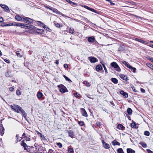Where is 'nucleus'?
<instances>
[{
    "instance_id": "nucleus-48",
    "label": "nucleus",
    "mask_w": 153,
    "mask_h": 153,
    "mask_svg": "<svg viewBox=\"0 0 153 153\" xmlns=\"http://www.w3.org/2000/svg\"><path fill=\"white\" fill-rule=\"evenodd\" d=\"M74 29L71 28H70V33H71L72 34H73L74 33Z\"/></svg>"
},
{
    "instance_id": "nucleus-64",
    "label": "nucleus",
    "mask_w": 153,
    "mask_h": 153,
    "mask_svg": "<svg viewBox=\"0 0 153 153\" xmlns=\"http://www.w3.org/2000/svg\"><path fill=\"white\" fill-rule=\"evenodd\" d=\"M110 2L111 3V4L112 5H114L115 4L114 3L111 2V1Z\"/></svg>"
},
{
    "instance_id": "nucleus-23",
    "label": "nucleus",
    "mask_w": 153,
    "mask_h": 153,
    "mask_svg": "<svg viewBox=\"0 0 153 153\" xmlns=\"http://www.w3.org/2000/svg\"><path fill=\"white\" fill-rule=\"evenodd\" d=\"M21 145L25 148V149H26V148L28 147V146L26 143L23 141H22Z\"/></svg>"
},
{
    "instance_id": "nucleus-31",
    "label": "nucleus",
    "mask_w": 153,
    "mask_h": 153,
    "mask_svg": "<svg viewBox=\"0 0 153 153\" xmlns=\"http://www.w3.org/2000/svg\"><path fill=\"white\" fill-rule=\"evenodd\" d=\"M16 55L19 57L21 58L22 57V55H21L20 53H19V51H16Z\"/></svg>"
},
{
    "instance_id": "nucleus-12",
    "label": "nucleus",
    "mask_w": 153,
    "mask_h": 153,
    "mask_svg": "<svg viewBox=\"0 0 153 153\" xmlns=\"http://www.w3.org/2000/svg\"><path fill=\"white\" fill-rule=\"evenodd\" d=\"M127 67L129 68L130 69H131V70H133V71L134 73L135 72V71L136 70V68L132 67L129 64L128 65V66Z\"/></svg>"
},
{
    "instance_id": "nucleus-43",
    "label": "nucleus",
    "mask_w": 153,
    "mask_h": 153,
    "mask_svg": "<svg viewBox=\"0 0 153 153\" xmlns=\"http://www.w3.org/2000/svg\"><path fill=\"white\" fill-rule=\"evenodd\" d=\"M123 63L124 65L126 66L127 67L129 63L126 61H124L123 62Z\"/></svg>"
},
{
    "instance_id": "nucleus-27",
    "label": "nucleus",
    "mask_w": 153,
    "mask_h": 153,
    "mask_svg": "<svg viewBox=\"0 0 153 153\" xmlns=\"http://www.w3.org/2000/svg\"><path fill=\"white\" fill-rule=\"evenodd\" d=\"M135 40L141 43H146V42L144 41L141 39H138L137 38H136Z\"/></svg>"
},
{
    "instance_id": "nucleus-34",
    "label": "nucleus",
    "mask_w": 153,
    "mask_h": 153,
    "mask_svg": "<svg viewBox=\"0 0 153 153\" xmlns=\"http://www.w3.org/2000/svg\"><path fill=\"white\" fill-rule=\"evenodd\" d=\"M117 128L119 129H122L123 128V126L122 124H119L117 126Z\"/></svg>"
},
{
    "instance_id": "nucleus-59",
    "label": "nucleus",
    "mask_w": 153,
    "mask_h": 153,
    "mask_svg": "<svg viewBox=\"0 0 153 153\" xmlns=\"http://www.w3.org/2000/svg\"><path fill=\"white\" fill-rule=\"evenodd\" d=\"M140 90L143 93H145V90L142 88H141Z\"/></svg>"
},
{
    "instance_id": "nucleus-16",
    "label": "nucleus",
    "mask_w": 153,
    "mask_h": 153,
    "mask_svg": "<svg viewBox=\"0 0 153 153\" xmlns=\"http://www.w3.org/2000/svg\"><path fill=\"white\" fill-rule=\"evenodd\" d=\"M96 70L97 71H99L101 70L102 69V67L100 65H97L96 67Z\"/></svg>"
},
{
    "instance_id": "nucleus-11",
    "label": "nucleus",
    "mask_w": 153,
    "mask_h": 153,
    "mask_svg": "<svg viewBox=\"0 0 153 153\" xmlns=\"http://www.w3.org/2000/svg\"><path fill=\"white\" fill-rule=\"evenodd\" d=\"M22 23H17V22H15L14 23V24L12 23V24L11 25H9V24H7L6 25L7 26H9V25H14V26H18L21 27V25H22Z\"/></svg>"
},
{
    "instance_id": "nucleus-62",
    "label": "nucleus",
    "mask_w": 153,
    "mask_h": 153,
    "mask_svg": "<svg viewBox=\"0 0 153 153\" xmlns=\"http://www.w3.org/2000/svg\"><path fill=\"white\" fill-rule=\"evenodd\" d=\"M132 90L135 92H137V91L135 89V88L134 87H132Z\"/></svg>"
},
{
    "instance_id": "nucleus-20",
    "label": "nucleus",
    "mask_w": 153,
    "mask_h": 153,
    "mask_svg": "<svg viewBox=\"0 0 153 153\" xmlns=\"http://www.w3.org/2000/svg\"><path fill=\"white\" fill-rule=\"evenodd\" d=\"M111 81L114 84H117L118 83V80L117 79L115 78H111Z\"/></svg>"
},
{
    "instance_id": "nucleus-8",
    "label": "nucleus",
    "mask_w": 153,
    "mask_h": 153,
    "mask_svg": "<svg viewBox=\"0 0 153 153\" xmlns=\"http://www.w3.org/2000/svg\"><path fill=\"white\" fill-rule=\"evenodd\" d=\"M120 93L125 98H127L128 97L127 93L123 90H121L120 91Z\"/></svg>"
},
{
    "instance_id": "nucleus-45",
    "label": "nucleus",
    "mask_w": 153,
    "mask_h": 153,
    "mask_svg": "<svg viewBox=\"0 0 153 153\" xmlns=\"http://www.w3.org/2000/svg\"><path fill=\"white\" fill-rule=\"evenodd\" d=\"M78 123L80 126H83L84 124L83 122L82 121H79Z\"/></svg>"
},
{
    "instance_id": "nucleus-5",
    "label": "nucleus",
    "mask_w": 153,
    "mask_h": 153,
    "mask_svg": "<svg viewBox=\"0 0 153 153\" xmlns=\"http://www.w3.org/2000/svg\"><path fill=\"white\" fill-rule=\"evenodd\" d=\"M88 59L91 62L94 63L98 62V59L96 58L93 57H89Z\"/></svg>"
},
{
    "instance_id": "nucleus-17",
    "label": "nucleus",
    "mask_w": 153,
    "mask_h": 153,
    "mask_svg": "<svg viewBox=\"0 0 153 153\" xmlns=\"http://www.w3.org/2000/svg\"><path fill=\"white\" fill-rule=\"evenodd\" d=\"M127 153H134L135 151L131 149L128 148L127 149Z\"/></svg>"
},
{
    "instance_id": "nucleus-4",
    "label": "nucleus",
    "mask_w": 153,
    "mask_h": 153,
    "mask_svg": "<svg viewBox=\"0 0 153 153\" xmlns=\"http://www.w3.org/2000/svg\"><path fill=\"white\" fill-rule=\"evenodd\" d=\"M23 21H25L24 22H26V23L29 24H31L33 22V20L32 19L28 17H23Z\"/></svg>"
},
{
    "instance_id": "nucleus-61",
    "label": "nucleus",
    "mask_w": 153,
    "mask_h": 153,
    "mask_svg": "<svg viewBox=\"0 0 153 153\" xmlns=\"http://www.w3.org/2000/svg\"><path fill=\"white\" fill-rule=\"evenodd\" d=\"M144 134H149V133L148 131H146L144 132Z\"/></svg>"
},
{
    "instance_id": "nucleus-49",
    "label": "nucleus",
    "mask_w": 153,
    "mask_h": 153,
    "mask_svg": "<svg viewBox=\"0 0 153 153\" xmlns=\"http://www.w3.org/2000/svg\"><path fill=\"white\" fill-rule=\"evenodd\" d=\"M4 61L5 62L7 63H10V60L7 59H4Z\"/></svg>"
},
{
    "instance_id": "nucleus-29",
    "label": "nucleus",
    "mask_w": 153,
    "mask_h": 153,
    "mask_svg": "<svg viewBox=\"0 0 153 153\" xmlns=\"http://www.w3.org/2000/svg\"><path fill=\"white\" fill-rule=\"evenodd\" d=\"M28 27L27 29H29L31 30L34 29L35 28V27L34 26L31 25H28Z\"/></svg>"
},
{
    "instance_id": "nucleus-36",
    "label": "nucleus",
    "mask_w": 153,
    "mask_h": 153,
    "mask_svg": "<svg viewBox=\"0 0 153 153\" xmlns=\"http://www.w3.org/2000/svg\"><path fill=\"white\" fill-rule=\"evenodd\" d=\"M66 1L67 2H68L69 3H70L72 5H75L76 4V3L71 1L70 0H66Z\"/></svg>"
},
{
    "instance_id": "nucleus-63",
    "label": "nucleus",
    "mask_w": 153,
    "mask_h": 153,
    "mask_svg": "<svg viewBox=\"0 0 153 153\" xmlns=\"http://www.w3.org/2000/svg\"><path fill=\"white\" fill-rule=\"evenodd\" d=\"M55 63L56 64L58 65L59 64V61L57 60Z\"/></svg>"
},
{
    "instance_id": "nucleus-30",
    "label": "nucleus",
    "mask_w": 153,
    "mask_h": 153,
    "mask_svg": "<svg viewBox=\"0 0 153 153\" xmlns=\"http://www.w3.org/2000/svg\"><path fill=\"white\" fill-rule=\"evenodd\" d=\"M83 84L85 85L87 87H89L90 86V84L86 81H84Z\"/></svg>"
},
{
    "instance_id": "nucleus-35",
    "label": "nucleus",
    "mask_w": 153,
    "mask_h": 153,
    "mask_svg": "<svg viewBox=\"0 0 153 153\" xmlns=\"http://www.w3.org/2000/svg\"><path fill=\"white\" fill-rule=\"evenodd\" d=\"M54 24L56 27H60V24L59 23L56 22H54Z\"/></svg>"
},
{
    "instance_id": "nucleus-1",
    "label": "nucleus",
    "mask_w": 153,
    "mask_h": 153,
    "mask_svg": "<svg viewBox=\"0 0 153 153\" xmlns=\"http://www.w3.org/2000/svg\"><path fill=\"white\" fill-rule=\"evenodd\" d=\"M11 108L14 111L17 113H21L24 117H25L26 116V113L22 107H20L18 105H11Z\"/></svg>"
},
{
    "instance_id": "nucleus-53",
    "label": "nucleus",
    "mask_w": 153,
    "mask_h": 153,
    "mask_svg": "<svg viewBox=\"0 0 153 153\" xmlns=\"http://www.w3.org/2000/svg\"><path fill=\"white\" fill-rule=\"evenodd\" d=\"M148 59L151 62H153V58H150V57H148Z\"/></svg>"
},
{
    "instance_id": "nucleus-28",
    "label": "nucleus",
    "mask_w": 153,
    "mask_h": 153,
    "mask_svg": "<svg viewBox=\"0 0 153 153\" xmlns=\"http://www.w3.org/2000/svg\"><path fill=\"white\" fill-rule=\"evenodd\" d=\"M42 26L47 30L49 31V30H50V29L47 27V26L44 24H42Z\"/></svg>"
},
{
    "instance_id": "nucleus-46",
    "label": "nucleus",
    "mask_w": 153,
    "mask_h": 153,
    "mask_svg": "<svg viewBox=\"0 0 153 153\" xmlns=\"http://www.w3.org/2000/svg\"><path fill=\"white\" fill-rule=\"evenodd\" d=\"M131 126L132 128H135L136 126V125L134 123H131Z\"/></svg>"
},
{
    "instance_id": "nucleus-25",
    "label": "nucleus",
    "mask_w": 153,
    "mask_h": 153,
    "mask_svg": "<svg viewBox=\"0 0 153 153\" xmlns=\"http://www.w3.org/2000/svg\"><path fill=\"white\" fill-rule=\"evenodd\" d=\"M146 65L150 68L152 69L153 70V65L149 63H147L146 64Z\"/></svg>"
},
{
    "instance_id": "nucleus-22",
    "label": "nucleus",
    "mask_w": 153,
    "mask_h": 153,
    "mask_svg": "<svg viewBox=\"0 0 153 153\" xmlns=\"http://www.w3.org/2000/svg\"><path fill=\"white\" fill-rule=\"evenodd\" d=\"M127 111L128 114H131L132 112V111L131 108H128L127 109Z\"/></svg>"
},
{
    "instance_id": "nucleus-24",
    "label": "nucleus",
    "mask_w": 153,
    "mask_h": 153,
    "mask_svg": "<svg viewBox=\"0 0 153 153\" xmlns=\"http://www.w3.org/2000/svg\"><path fill=\"white\" fill-rule=\"evenodd\" d=\"M21 27L24 28H25V29H26V28L27 29L28 27V25H27V24H25L22 23Z\"/></svg>"
},
{
    "instance_id": "nucleus-44",
    "label": "nucleus",
    "mask_w": 153,
    "mask_h": 153,
    "mask_svg": "<svg viewBox=\"0 0 153 153\" xmlns=\"http://www.w3.org/2000/svg\"><path fill=\"white\" fill-rule=\"evenodd\" d=\"M63 76L67 81H71V80L65 75H63Z\"/></svg>"
},
{
    "instance_id": "nucleus-21",
    "label": "nucleus",
    "mask_w": 153,
    "mask_h": 153,
    "mask_svg": "<svg viewBox=\"0 0 153 153\" xmlns=\"http://www.w3.org/2000/svg\"><path fill=\"white\" fill-rule=\"evenodd\" d=\"M40 136L42 140L44 141L47 140V138L45 136L44 134H40Z\"/></svg>"
},
{
    "instance_id": "nucleus-60",
    "label": "nucleus",
    "mask_w": 153,
    "mask_h": 153,
    "mask_svg": "<svg viewBox=\"0 0 153 153\" xmlns=\"http://www.w3.org/2000/svg\"><path fill=\"white\" fill-rule=\"evenodd\" d=\"M69 136L72 138L74 137V134H69Z\"/></svg>"
},
{
    "instance_id": "nucleus-15",
    "label": "nucleus",
    "mask_w": 153,
    "mask_h": 153,
    "mask_svg": "<svg viewBox=\"0 0 153 153\" xmlns=\"http://www.w3.org/2000/svg\"><path fill=\"white\" fill-rule=\"evenodd\" d=\"M51 10L52 11L53 13H55L57 14H60V12L56 9L52 8V9H51Z\"/></svg>"
},
{
    "instance_id": "nucleus-41",
    "label": "nucleus",
    "mask_w": 153,
    "mask_h": 153,
    "mask_svg": "<svg viewBox=\"0 0 153 153\" xmlns=\"http://www.w3.org/2000/svg\"><path fill=\"white\" fill-rule=\"evenodd\" d=\"M74 96L76 97H79L80 96V94L78 93H75L74 94Z\"/></svg>"
},
{
    "instance_id": "nucleus-37",
    "label": "nucleus",
    "mask_w": 153,
    "mask_h": 153,
    "mask_svg": "<svg viewBox=\"0 0 153 153\" xmlns=\"http://www.w3.org/2000/svg\"><path fill=\"white\" fill-rule=\"evenodd\" d=\"M87 9H88V10H91L92 12H96V10H94V9H92L88 7L87 8Z\"/></svg>"
},
{
    "instance_id": "nucleus-6",
    "label": "nucleus",
    "mask_w": 153,
    "mask_h": 153,
    "mask_svg": "<svg viewBox=\"0 0 153 153\" xmlns=\"http://www.w3.org/2000/svg\"><path fill=\"white\" fill-rule=\"evenodd\" d=\"M103 144V147L105 149H108L110 148V145L108 143H106L104 140H102V141Z\"/></svg>"
},
{
    "instance_id": "nucleus-14",
    "label": "nucleus",
    "mask_w": 153,
    "mask_h": 153,
    "mask_svg": "<svg viewBox=\"0 0 153 153\" xmlns=\"http://www.w3.org/2000/svg\"><path fill=\"white\" fill-rule=\"evenodd\" d=\"M37 96L38 99H40L42 97L43 95L42 93L39 91L37 93Z\"/></svg>"
},
{
    "instance_id": "nucleus-39",
    "label": "nucleus",
    "mask_w": 153,
    "mask_h": 153,
    "mask_svg": "<svg viewBox=\"0 0 153 153\" xmlns=\"http://www.w3.org/2000/svg\"><path fill=\"white\" fill-rule=\"evenodd\" d=\"M68 152L69 153H72L73 151V149L72 148H69L68 149Z\"/></svg>"
},
{
    "instance_id": "nucleus-3",
    "label": "nucleus",
    "mask_w": 153,
    "mask_h": 153,
    "mask_svg": "<svg viewBox=\"0 0 153 153\" xmlns=\"http://www.w3.org/2000/svg\"><path fill=\"white\" fill-rule=\"evenodd\" d=\"M58 88H59V91L62 93L63 94L67 92V88L65 86H63V85H58Z\"/></svg>"
},
{
    "instance_id": "nucleus-52",
    "label": "nucleus",
    "mask_w": 153,
    "mask_h": 153,
    "mask_svg": "<svg viewBox=\"0 0 153 153\" xmlns=\"http://www.w3.org/2000/svg\"><path fill=\"white\" fill-rule=\"evenodd\" d=\"M45 7L47 9H49L50 10H51V9H52V7H51L50 6H45Z\"/></svg>"
},
{
    "instance_id": "nucleus-47",
    "label": "nucleus",
    "mask_w": 153,
    "mask_h": 153,
    "mask_svg": "<svg viewBox=\"0 0 153 153\" xmlns=\"http://www.w3.org/2000/svg\"><path fill=\"white\" fill-rule=\"evenodd\" d=\"M102 65H103V66L104 68V69L105 70V72L106 73H108L107 71V69H106L105 66V65L104 64H102Z\"/></svg>"
},
{
    "instance_id": "nucleus-50",
    "label": "nucleus",
    "mask_w": 153,
    "mask_h": 153,
    "mask_svg": "<svg viewBox=\"0 0 153 153\" xmlns=\"http://www.w3.org/2000/svg\"><path fill=\"white\" fill-rule=\"evenodd\" d=\"M37 24L38 25H39L41 26H42V25L43 24H44L42 22H41L40 21H37Z\"/></svg>"
},
{
    "instance_id": "nucleus-2",
    "label": "nucleus",
    "mask_w": 153,
    "mask_h": 153,
    "mask_svg": "<svg viewBox=\"0 0 153 153\" xmlns=\"http://www.w3.org/2000/svg\"><path fill=\"white\" fill-rule=\"evenodd\" d=\"M110 65L112 67L115 68L116 70L118 72L120 71L121 69L116 62H113L111 63Z\"/></svg>"
},
{
    "instance_id": "nucleus-58",
    "label": "nucleus",
    "mask_w": 153,
    "mask_h": 153,
    "mask_svg": "<svg viewBox=\"0 0 153 153\" xmlns=\"http://www.w3.org/2000/svg\"><path fill=\"white\" fill-rule=\"evenodd\" d=\"M4 20L1 17H0V22H3Z\"/></svg>"
},
{
    "instance_id": "nucleus-55",
    "label": "nucleus",
    "mask_w": 153,
    "mask_h": 153,
    "mask_svg": "<svg viewBox=\"0 0 153 153\" xmlns=\"http://www.w3.org/2000/svg\"><path fill=\"white\" fill-rule=\"evenodd\" d=\"M97 126H100L101 125V123L99 122H97L96 123Z\"/></svg>"
},
{
    "instance_id": "nucleus-42",
    "label": "nucleus",
    "mask_w": 153,
    "mask_h": 153,
    "mask_svg": "<svg viewBox=\"0 0 153 153\" xmlns=\"http://www.w3.org/2000/svg\"><path fill=\"white\" fill-rule=\"evenodd\" d=\"M56 144L60 148H61L62 147V145L61 143H56Z\"/></svg>"
},
{
    "instance_id": "nucleus-57",
    "label": "nucleus",
    "mask_w": 153,
    "mask_h": 153,
    "mask_svg": "<svg viewBox=\"0 0 153 153\" xmlns=\"http://www.w3.org/2000/svg\"><path fill=\"white\" fill-rule=\"evenodd\" d=\"M146 150L148 153H153V152L149 149H147Z\"/></svg>"
},
{
    "instance_id": "nucleus-18",
    "label": "nucleus",
    "mask_w": 153,
    "mask_h": 153,
    "mask_svg": "<svg viewBox=\"0 0 153 153\" xmlns=\"http://www.w3.org/2000/svg\"><path fill=\"white\" fill-rule=\"evenodd\" d=\"M112 145H113L114 146H115L116 145L120 146V143L115 140L113 141L112 142Z\"/></svg>"
},
{
    "instance_id": "nucleus-10",
    "label": "nucleus",
    "mask_w": 153,
    "mask_h": 153,
    "mask_svg": "<svg viewBox=\"0 0 153 153\" xmlns=\"http://www.w3.org/2000/svg\"><path fill=\"white\" fill-rule=\"evenodd\" d=\"M23 17H22L19 15H16L15 16L16 19V20L20 21H23Z\"/></svg>"
},
{
    "instance_id": "nucleus-38",
    "label": "nucleus",
    "mask_w": 153,
    "mask_h": 153,
    "mask_svg": "<svg viewBox=\"0 0 153 153\" xmlns=\"http://www.w3.org/2000/svg\"><path fill=\"white\" fill-rule=\"evenodd\" d=\"M56 151L55 150H53L51 149H50L49 150L48 153H56Z\"/></svg>"
},
{
    "instance_id": "nucleus-9",
    "label": "nucleus",
    "mask_w": 153,
    "mask_h": 153,
    "mask_svg": "<svg viewBox=\"0 0 153 153\" xmlns=\"http://www.w3.org/2000/svg\"><path fill=\"white\" fill-rule=\"evenodd\" d=\"M95 40V38L93 36L89 37L88 39V40L89 42H94Z\"/></svg>"
},
{
    "instance_id": "nucleus-40",
    "label": "nucleus",
    "mask_w": 153,
    "mask_h": 153,
    "mask_svg": "<svg viewBox=\"0 0 153 153\" xmlns=\"http://www.w3.org/2000/svg\"><path fill=\"white\" fill-rule=\"evenodd\" d=\"M16 94L17 95H20L21 94V92L20 90L18 89L16 91Z\"/></svg>"
},
{
    "instance_id": "nucleus-32",
    "label": "nucleus",
    "mask_w": 153,
    "mask_h": 153,
    "mask_svg": "<svg viewBox=\"0 0 153 153\" xmlns=\"http://www.w3.org/2000/svg\"><path fill=\"white\" fill-rule=\"evenodd\" d=\"M4 128L3 127H1L0 129V134H4Z\"/></svg>"
},
{
    "instance_id": "nucleus-33",
    "label": "nucleus",
    "mask_w": 153,
    "mask_h": 153,
    "mask_svg": "<svg viewBox=\"0 0 153 153\" xmlns=\"http://www.w3.org/2000/svg\"><path fill=\"white\" fill-rule=\"evenodd\" d=\"M117 153H123V151L122 149L119 148L117 150Z\"/></svg>"
},
{
    "instance_id": "nucleus-7",
    "label": "nucleus",
    "mask_w": 153,
    "mask_h": 153,
    "mask_svg": "<svg viewBox=\"0 0 153 153\" xmlns=\"http://www.w3.org/2000/svg\"><path fill=\"white\" fill-rule=\"evenodd\" d=\"M0 5L6 12H9V8L7 5L4 4L1 5L0 4Z\"/></svg>"
},
{
    "instance_id": "nucleus-56",
    "label": "nucleus",
    "mask_w": 153,
    "mask_h": 153,
    "mask_svg": "<svg viewBox=\"0 0 153 153\" xmlns=\"http://www.w3.org/2000/svg\"><path fill=\"white\" fill-rule=\"evenodd\" d=\"M9 89L10 91H12L14 90V88L13 87H11L9 88Z\"/></svg>"
},
{
    "instance_id": "nucleus-51",
    "label": "nucleus",
    "mask_w": 153,
    "mask_h": 153,
    "mask_svg": "<svg viewBox=\"0 0 153 153\" xmlns=\"http://www.w3.org/2000/svg\"><path fill=\"white\" fill-rule=\"evenodd\" d=\"M18 135L19 134L17 135L16 136V137L17 138V140L18 141H20L22 139V138L21 137H20V138H19L18 136Z\"/></svg>"
},
{
    "instance_id": "nucleus-54",
    "label": "nucleus",
    "mask_w": 153,
    "mask_h": 153,
    "mask_svg": "<svg viewBox=\"0 0 153 153\" xmlns=\"http://www.w3.org/2000/svg\"><path fill=\"white\" fill-rule=\"evenodd\" d=\"M64 67L65 68H67L68 67V65L67 64H65L64 65Z\"/></svg>"
},
{
    "instance_id": "nucleus-13",
    "label": "nucleus",
    "mask_w": 153,
    "mask_h": 153,
    "mask_svg": "<svg viewBox=\"0 0 153 153\" xmlns=\"http://www.w3.org/2000/svg\"><path fill=\"white\" fill-rule=\"evenodd\" d=\"M82 116H85V117H87L88 116V115L87 113L85 110L84 108H82Z\"/></svg>"
},
{
    "instance_id": "nucleus-19",
    "label": "nucleus",
    "mask_w": 153,
    "mask_h": 153,
    "mask_svg": "<svg viewBox=\"0 0 153 153\" xmlns=\"http://www.w3.org/2000/svg\"><path fill=\"white\" fill-rule=\"evenodd\" d=\"M120 76L121 78H122L123 80H128V78L126 76H125L123 74H120Z\"/></svg>"
},
{
    "instance_id": "nucleus-26",
    "label": "nucleus",
    "mask_w": 153,
    "mask_h": 153,
    "mask_svg": "<svg viewBox=\"0 0 153 153\" xmlns=\"http://www.w3.org/2000/svg\"><path fill=\"white\" fill-rule=\"evenodd\" d=\"M140 144L144 148H146L147 146L146 144L144 142H141Z\"/></svg>"
}]
</instances>
